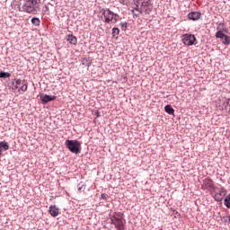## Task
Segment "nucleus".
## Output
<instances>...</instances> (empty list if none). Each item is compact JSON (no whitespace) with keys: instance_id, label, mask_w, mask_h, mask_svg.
Returning <instances> with one entry per match:
<instances>
[{"instance_id":"nucleus-1","label":"nucleus","mask_w":230,"mask_h":230,"mask_svg":"<svg viewBox=\"0 0 230 230\" xmlns=\"http://www.w3.org/2000/svg\"><path fill=\"white\" fill-rule=\"evenodd\" d=\"M18 10L19 12L37 15L40 12V0H26L22 6L18 7Z\"/></svg>"},{"instance_id":"nucleus-2","label":"nucleus","mask_w":230,"mask_h":230,"mask_svg":"<svg viewBox=\"0 0 230 230\" xmlns=\"http://www.w3.org/2000/svg\"><path fill=\"white\" fill-rule=\"evenodd\" d=\"M111 222L116 229H125L126 220L123 218V213L115 212L111 217Z\"/></svg>"},{"instance_id":"nucleus-3","label":"nucleus","mask_w":230,"mask_h":230,"mask_svg":"<svg viewBox=\"0 0 230 230\" xmlns=\"http://www.w3.org/2000/svg\"><path fill=\"white\" fill-rule=\"evenodd\" d=\"M137 7L142 10L144 13L148 14L152 10H154V5H152V0H135Z\"/></svg>"},{"instance_id":"nucleus-4","label":"nucleus","mask_w":230,"mask_h":230,"mask_svg":"<svg viewBox=\"0 0 230 230\" xmlns=\"http://www.w3.org/2000/svg\"><path fill=\"white\" fill-rule=\"evenodd\" d=\"M104 15V22L108 24H116L119 21V15L114 13L111 9H105L102 11Z\"/></svg>"},{"instance_id":"nucleus-5","label":"nucleus","mask_w":230,"mask_h":230,"mask_svg":"<svg viewBox=\"0 0 230 230\" xmlns=\"http://www.w3.org/2000/svg\"><path fill=\"white\" fill-rule=\"evenodd\" d=\"M65 145L72 154H80L82 150V144L77 140H66Z\"/></svg>"},{"instance_id":"nucleus-6","label":"nucleus","mask_w":230,"mask_h":230,"mask_svg":"<svg viewBox=\"0 0 230 230\" xmlns=\"http://www.w3.org/2000/svg\"><path fill=\"white\" fill-rule=\"evenodd\" d=\"M181 40L185 46H193L195 44V40L197 39L195 38V35L193 34H184L181 38Z\"/></svg>"},{"instance_id":"nucleus-7","label":"nucleus","mask_w":230,"mask_h":230,"mask_svg":"<svg viewBox=\"0 0 230 230\" xmlns=\"http://www.w3.org/2000/svg\"><path fill=\"white\" fill-rule=\"evenodd\" d=\"M14 88L18 89V91H22V93H26V91H28V84L24 80L17 79Z\"/></svg>"},{"instance_id":"nucleus-8","label":"nucleus","mask_w":230,"mask_h":230,"mask_svg":"<svg viewBox=\"0 0 230 230\" xmlns=\"http://www.w3.org/2000/svg\"><path fill=\"white\" fill-rule=\"evenodd\" d=\"M216 38L217 39H221L223 44H226V46H229L230 44V37L224 34V32L222 31H218L216 33Z\"/></svg>"},{"instance_id":"nucleus-9","label":"nucleus","mask_w":230,"mask_h":230,"mask_svg":"<svg viewBox=\"0 0 230 230\" xmlns=\"http://www.w3.org/2000/svg\"><path fill=\"white\" fill-rule=\"evenodd\" d=\"M226 194H227V190H226V189L224 188H221L219 192L215 194L214 199L215 200H217V202H222V200H224V198L226 197Z\"/></svg>"},{"instance_id":"nucleus-10","label":"nucleus","mask_w":230,"mask_h":230,"mask_svg":"<svg viewBox=\"0 0 230 230\" xmlns=\"http://www.w3.org/2000/svg\"><path fill=\"white\" fill-rule=\"evenodd\" d=\"M40 100L42 102V103H49V102H54V100H57V96L42 93L40 95Z\"/></svg>"},{"instance_id":"nucleus-11","label":"nucleus","mask_w":230,"mask_h":230,"mask_svg":"<svg viewBox=\"0 0 230 230\" xmlns=\"http://www.w3.org/2000/svg\"><path fill=\"white\" fill-rule=\"evenodd\" d=\"M49 215H51L52 217H58V215H60V208H58L57 206L55 205H51L49 208Z\"/></svg>"},{"instance_id":"nucleus-12","label":"nucleus","mask_w":230,"mask_h":230,"mask_svg":"<svg viewBox=\"0 0 230 230\" xmlns=\"http://www.w3.org/2000/svg\"><path fill=\"white\" fill-rule=\"evenodd\" d=\"M188 19L190 21H199L200 19V13L199 12H192L188 14Z\"/></svg>"},{"instance_id":"nucleus-13","label":"nucleus","mask_w":230,"mask_h":230,"mask_svg":"<svg viewBox=\"0 0 230 230\" xmlns=\"http://www.w3.org/2000/svg\"><path fill=\"white\" fill-rule=\"evenodd\" d=\"M66 40L69 42V44H73L74 46H76L78 40L73 36V34L67 35L66 36Z\"/></svg>"},{"instance_id":"nucleus-14","label":"nucleus","mask_w":230,"mask_h":230,"mask_svg":"<svg viewBox=\"0 0 230 230\" xmlns=\"http://www.w3.org/2000/svg\"><path fill=\"white\" fill-rule=\"evenodd\" d=\"M10 146H8V142L2 141L0 142V153L3 154V150H9Z\"/></svg>"},{"instance_id":"nucleus-15","label":"nucleus","mask_w":230,"mask_h":230,"mask_svg":"<svg viewBox=\"0 0 230 230\" xmlns=\"http://www.w3.org/2000/svg\"><path fill=\"white\" fill-rule=\"evenodd\" d=\"M133 15H136V17H139L141 13H145V11L141 10V7H137L132 10Z\"/></svg>"},{"instance_id":"nucleus-16","label":"nucleus","mask_w":230,"mask_h":230,"mask_svg":"<svg viewBox=\"0 0 230 230\" xmlns=\"http://www.w3.org/2000/svg\"><path fill=\"white\" fill-rule=\"evenodd\" d=\"M203 186L205 188H213V181L210 179H205L203 181Z\"/></svg>"},{"instance_id":"nucleus-17","label":"nucleus","mask_w":230,"mask_h":230,"mask_svg":"<svg viewBox=\"0 0 230 230\" xmlns=\"http://www.w3.org/2000/svg\"><path fill=\"white\" fill-rule=\"evenodd\" d=\"M164 111H165V112H167V114H171V115H173L175 112V110H173V108H172L171 105H166L164 107Z\"/></svg>"},{"instance_id":"nucleus-18","label":"nucleus","mask_w":230,"mask_h":230,"mask_svg":"<svg viewBox=\"0 0 230 230\" xmlns=\"http://www.w3.org/2000/svg\"><path fill=\"white\" fill-rule=\"evenodd\" d=\"M31 23L34 26H40V19H39V18H32L31 19Z\"/></svg>"},{"instance_id":"nucleus-19","label":"nucleus","mask_w":230,"mask_h":230,"mask_svg":"<svg viewBox=\"0 0 230 230\" xmlns=\"http://www.w3.org/2000/svg\"><path fill=\"white\" fill-rule=\"evenodd\" d=\"M12 75L8 72H0V78H10Z\"/></svg>"},{"instance_id":"nucleus-20","label":"nucleus","mask_w":230,"mask_h":230,"mask_svg":"<svg viewBox=\"0 0 230 230\" xmlns=\"http://www.w3.org/2000/svg\"><path fill=\"white\" fill-rule=\"evenodd\" d=\"M225 206H226V208H230V193L225 199Z\"/></svg>"},{"instance_id":"nucleus-21","label":"nucleus","mask_w":230,"mask_h":230,"mask_svg":"<svg viewBox=\"0 0 230 230\" xmlns=\"http://www.w3.org/2000/svg\"><path fill=\"white\" fill-rule=\"evenodd\" d=\"M112 35H113V37H118V35H119V29L113 28L112 29Z\"/></svg>"},{"instance_id":"nucleus-22","label":"nucleus","mask_w":230,"mask_h":230,"mask_svg":"<svg viewBox=\"0 0 230 230\" xmlns=\"http://www.w3.org/2000/svg\"><path fill=\"white\" fill-rule=\"evenodd\" d=\"M225 105V109L226 111H227L228 109L230 110V106H229V99H226V102H224ZM229 106V107H228Z\"/></svg>"},{"instance_id":"nucleus-23","label":"nucleus","mask_w":230,"mask_h":230,"mask_svg":"<svg viewBox=\"0 0 230 230\" xmlns=\"http://www.w3.org/2000/svg\"><path fill=\"white\" fill-rule=\"evenodd\" d=\"M120 26H121L122 30H127L128 24H127V22H121Z\"/></svg>"},{"instance_id":"nucleus-24","label":"nucleus","mask_w":230,"mask_h":230,"mask_svg":"<svg viewBox=\"0 0 230 230\" xmlns=\"http://www.w3.org/2000/svg\"><path fill=\"white\" fill-rule=\"evenodd\" d=\"M101 197H102V199H103V200H107L109 195H107V194H102Z\"/></svg>"},{"instance_id":"nucleus-25","label":"nucleus","mask_w":230,"mask_h":230,"mask_svg":"<svg viewBox=\"0 0 230 230\" xmlns=\"http://www.w3.org/2000/svg\"><path fill=\"white\" fill-rule=\"evenodd\" d=\"M225 24L224 23H219V28H224Z\"/></svg>"},{"instance_id":"nucleus-26","label":"nucleus","mask_w":230,"mask_h":230,"mask_svg":"<svg viewBox=\"0 0 230 230\" xmlns=\"http://www.w3.org/2000/svg\"><path fill=\"white\" fill-rule=\"evenodd\" d=\"M121 3H127V0H119Z\"/></svg>"},{"instance_id":"nucleus-27","label":"nucleus","mask_w":230,"mask_h":230,"mask_svg":"<svg viewBox=\"0 0 230 230\" xmlns=\"http://www.w3.org/2000/svg\"><path fill=\"white\" fill-rule=\"evenodd\" d=\"M78 191H82V187H79V188H78Z\"/></svg>"},{"instance_id":"nucleus-28","label":"nucleus","mask_w":230,"mask_h":230,"mask_svg":"<svg viewBox=\"0 0 230 230\" xmlns=\"http://www.w3.org/2000/svg\"><path fill=\"white\" fill-rule=\"evenodd\" d=\"M1 155H3V153L0 152V157H1Z\"/></svg>"},{"instance_id":"nucleus-29","label":"nucleus","mask_w":230,"mask_h":230,"mask_svg":"<svg viewBox=\"0 0 230 230\" xmlns=\"http://www.w3.org/2000/svg\"><path fill=\"white\" fill-rule=\"evenodd\" d=\"M117 230H123V229H117Z\"/></svg>"}]
</instances>
